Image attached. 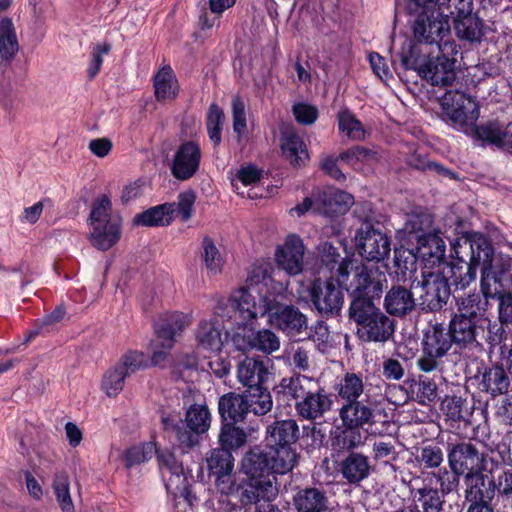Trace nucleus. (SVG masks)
<instances>
[{"mask_svg": "<svg viewBox=\"0 0 512 512\" xmlns=\"http://www.w3.org/2000/svg\"><path fill=\"white\" fill-rule=\"evenodd\" d=\"M372 455L376 462L390 464L399 458V452L396 450L395 443L391 440L380 439L372 444Z\"/></svg>", "mask_w": 512, "mask_h": 512, "instance_id": "nucleus-60", "label": "nucleus"}, {"mask_svg": "<svg viewBox=\"0 0 512 512\" xmlns=\"http://www.w3.org/2000/svg\"><path fill=\"white\" fill-rule=\"evenodd\" d=\"M92 228L91 244L102 251L109 250L121 237V217L113 212L112 202L108 195L97 196L92 204L88 217Z\"/></svg>", "mask_w": 512, "mask_h": 512, "instance_id": "nucleus-3", "label": "nucleus"}, {"mask_svg": "<svg viewBox=\"0 0 512 512\" xmlns=\"http://www.w3.org/2000/svg\"><path fill=\"white\" fill-rule=\"evenodd\" d=\"M338 126L341 133L345 134L349 139L362 140L365 136L362 123L356 119L354 114L348 110L338 113Z\"/></svg>", "mask_w": 512, "mask_h": 512, "instance_id": "nucleus-56", "label": "nucleus"}, {"mask_svg": "<svg viewBox=\"0 0 512 512\" xmlns=\"http://www.w3.org/2000/svg\"><path fill=\"white\" fill-rule=\"evenodd\" d=\"M333 400L324 388L319 386L310 395L295 402V410L299 418L314 421L322 418L332 408Z\"/></svg>", "mask_w": 512, "mask_h": 512, "instance_id": "nucleus-21", "label": "nucleus"}, {"mask_svg": "<svg viewBox=\"0 0 512 512\" xmlns=\"http://www.w3.org/2000/svg\"><path fill=\"white\" fill-rule=\"evenodd\" d=\"M461 475L459 471L439 468L437 472L427 473L424 482H429V484L432 485L433 480H435V483L439 485L438 490L441 492V495L445 497L458 490Z\"/></svg>", "mask_w": 512, "mask_h": 512, "instance_id": "nucleus-49", "label": "nucleus"}, {"mask_svg": "<svg viewBox=\"0 0 512 512\" xmlns=\"http://www.w3.org/2000/svg\"><path fill=\"white\" fill-rule=\"evenodd\" d=\"M450 278L456 288L465 289L475 281L478 267L471 264L463 255H455L451 261Z\"/></svg>", "mask_w": 512, "mask_h": 512, "instance_id": "nucleus-43", "label": "nucleus"}, {"mask_svg": "<svg viewBox=\"0 0 512 512\" xmlns=\"http://www.w3.org/2000/svg\"><path fill=\"white\" fill-rule=\"evenodd\" d=\"M156 453L161 477L167 490L179 489L186 482L182 464L168 450Z\"/></svg>", "mask_w": 512, "mask_h": 512, "instance_id": "nucleus-31", "label": "nucleus"}, {"mask_svg": "<svg viewBox=\"0 0 512 512\" xmlns=\"http://www.w3.org/2000/svg\"><path fill=\"white\" fill-rule=\"evenodd\" d=\"M232 307L236 309L243 321H251L258 316L269 313L266 299L259 296L258 301L252 291L247 288H240L233 292L230 298Z\"/></svg>", "mask_w": 512, "mask_h": 512, "instance_id": "nucleus-22", "label": "nucleus"}, {"mask_svg": "<svg viewBox=\"0 0 512 512\" xmlns=\"http://www.w3.org/2000/svg\"><path fill=\"white\" fill-rule=\"evenodd\" d=\"M294 468L273 448L254 445L243 455L240 470L246 476L241 482L239 502L258 504L272 502L279 493L276 474H286Z\"/></svg>", "mask_w": 512, "mask_h": 512, "instance_id": "nucleus-1", "label": "nucleus"}, {"mask_svg": "<svg viewBox=\"0 0 512 512\" xmlns=\"http://www.w3.org/2000/svg\"><path fill=\"white\" fill-rule=\"evenodd\" d=\"M376 402L367 395L365 399L344 403L339 410V417L345 428H363L375 423Z\"/></svg>", "mask_w": 512, "mask_h": 512, "instance_id": "nucleus-16", "label": "nucleus"}, {"mask_svg": "<svg viewBox=\"0 0 512 512\" xmlns=\"http://www.w3.org/2000/svg\"><path fill=\"white\" fill-rule=\"evenodd\" d=\"M190 324L187 315L181 312H172L160 317L155 324V333L157 336L156 346L162 350H155L151 361L153 365L161 364L167 357L168 351L173 347L175 337L181 333Z\"/></svg>", "mask_w": 512, "mask_h": 512, "instance_id": "nucleus-11", "label": "nucleus"}, {"mask_svg": "<svg viewBox=\"0 0 512 512\" xmlns=\"http://www.w3.org/2000/svg\"><path fill=\"white\" fill-rule=\"evenodd\" d=\"M268 377L269 371L263 361L246 358L238 366L237 378L247 389L263 386Z\"/></svg>", "mask_w": 512, "mask_h": 512, "instance_id": "nucleus-36", "label": "nucleus"}, {"mask_svg": "<svg viewBox=\"0 0 512 512\" xmlns=\"http://www.w3.org/2000/svg\"><path fill=\"white\" fill-rule=\"evenodd\" d=\"M457 312L453 315L472 319L476 322L490 323L486 316L488 300L480 293H471L456 299Z\"/></svg>", "mask_w": 512, "mask_h": 512, "instance_id": "nucleus-35", "label": "nucleus"}, {"mask_svg": "<svg viewBox=\"0 0 512 512\" xmlns=\"http://www.w3.org/2000/svg\"><path fill=\"white\" fill-rule=\"evenodd\" d=\"M449 32V21L437 9L422 10L413 24L414 37L420 43L439 45Z\"/></svg>", "mask_w": 512, "mask_h": 512, "instance_id": "nucleus-12", "label": "nucleus"}, {"mask_svg": "<svg viewBox=\"0 0 512 512\" xmlns=\"http://www.w3.org/2000/svg\"><path fill=\"white\" fill-rule=\"evenodd\" d=\"M319 258L322 265L330 271L336 268L338 282H345L349 275V266L352 261L348 258H341L339 248L331 242L325 241L319 246Z\"/></svg>", "mask_w": 512, "mask_h": 512, "instance_id": "nucleus-37", "label": "nucleus"}, {"mask_svg": "<svg viewBox=\"0 0 512 512\" xmlns=\"http://www.w3.org/2000/svg\"><path fill=\"white\" fill-rule=\"evenodd\" d=\"M276 262L289 275H297L303 269L304 245L300 237L290 235L276 252Z\"/></svg>", "mask_w": 512, "mask_h": 512, "instance_id": "nucleus-23", "label": "nucleus"}, {"mask_svg": "<svg viewBox=\"0 0 512 512\" xmlns=\"http://www.w3.org/2000/svg\"><path fill=\"white\" fill-rule=\"evenodd\" d=\"M418 285L421 289L419 300L423 311L436 312L446 305L450 297V286L445 276L430 272L423 275Z\"/></svg>", "mask_w": 512, "mask_h": 512, "instance_id": "nucleus-13", "label": "nucleus"}, {"mask_svg": "<svg viewBox=\"0 0 512 512\" xmlns=\"http://www.w3.org/2000/svg\"><path fill=\"white\" fill-rule=\"evenodd\" d=\"M116 365L129 376L146 366L145 355L137 350H129L121 356Z\"/></svg>", "mask_w": 512, "mask_h": 512, "instance_id": "nucleus-63", "label": "nucleus"}, {"mask_svg": "<svg viewBox=\"0 0 512 512\" xmlns=\"http://www.w3.org/2000/svg\"><path fill=\"white\" fill-rule=\"evenodd\" d=\"M202 151L196 141H185L176 150L170 167L174 178L185 181L193 177L200 166Z\"/></svg>", "mask_w": 512, "mask_h": 512, "instance_id": "nucleus-15", "label": "nucleus"}, {"mask_svg": "<svg viewBox=\"0 0 512 512\" xmlns=\"http://www.w3.org/2000/svg\"><path fill=\"white\" fill-rule=\"evenodd\" d=\"M248 411L256 416H264L272 410L273 400L269 390L263 386L247 389Z\"/></svg>", "mask_w": 512, "mask_h": 512, "instance_id": "nucleus-47", "label": "nucleus"}, {"mask_svg": "<svg viewBox=\"0 0 512 512\" xmlns=\"http://www.w3.org/2000/svg\"><path fill=\"white\" fill-rule=\"evenodd\" d=\"M440 104L444 121L462 132L471 130V125L479 119L480 106L476 99L457 89L447 90Z\"/></svg>", "mask_w": 512, "mask_h": 512, "instance_id": "nucleus-5", "label": "nucleus"}, {"mask_svg": "<svg viewBox=\"0 0 512 512\" xmlns=\"http://www.w3.org/2000/svg\"><path fill=\"white\" fill-rule=\"evenodd\" d=\"M419 253L431 265L441 264L445 258V243L440 237L429 235L420 240Z\"/></svg>", "mask_w": 512, "mask_h": 512, "instance_id": "nucleus-50", "label": "nucleus"}, {"mask_svg": "<svg viewBox=\"0 0 512 512\" xmlns=\"http://www.w3.org/2000/svg\"><path fill=\"white\" fill-rule=\"evenodd\" d=\"M487 455L470 441L449 443L447 449L448 465L451 470L459 471L466 477L470 474L485 471Z\"/></svg>", "mask_w": 512, "mask_h": 512, "instance_id": "nucleus-9", "label": "nucleus"}, {"mask_svg": "<svg viewBox=\"0 0 512 512\" xmlns=\"http://www.w3.org/2000/svg\"><path fill=\"white\" fill-rule=\"evenodd\" d=\"M224 122V112L223 110L215 103H212L209 106L207 118H206V128L209 139L213 142L214 146H218L221 143L222 137V126Z\"/></svg>", "mask_w": 512, "mask_h": 512, "instance_id": "nucleus-54", "label": "nucleus"}, {"mask_svg": "<svg viewBox=\"0 0 512 512\" xmlns=\"http://www.w3.org/2000/svg\"><path fill=\"white\" fill-rule=\"evenodd\" d=\"M211 425V414L205 405L194 404L185 415L184 429L179 431V446L191 449L199 444L200 435L206 433Z\"/></svg>", "mask_w": 512, "mask_h": 512, "instance_id": "nucleus-14", "label": "nucleus"}, {"mask_svg": "<svg viewBox=\"0 0 512 512\" xmlns=\"http://www.w3.org/2000/svg\"><path fill=\"white\" fill-rule=\"evenodd\" d=\"M155 97L158 101L174 99L178 93V85L170 66L163 67L154 76Z\"/></svg>", "mask_w": 512, "mask_h": 512, "instance_id": "nucleus-46", "label": "nucleus"}, {"mask_svg": "<svg viewBox=\"0 0 512 512\" xmlns=\"http://www.w3.org/2000/svg\"><path fill=\"white\" fill-rule=\"evenodd\" d=\"M53 490L63 512H73L74 506L69 491V478L66 473H57L53 480Z\"/></svg>", "mask_w": 512, "mask_h": 512, "instance_id": "nucleus-58", "label": "nucleus"}, {"mask_svg": "<svg viewBox=\"0 0 512 512\" xmlns=\"http://www.w3.org/2000/svg\"><path fill=\"white\" fill-rule=\"evenodd\" d=\"M293 505L297 512H326L329 509V498L324 489L305 487L293 496Z\"/></svg>", "mask_w": 512, "mask_h": 512, "instance_id": "nucleus-30", "label": "nucleus"}, {"mask_svg": "<svg viewBox=\"0 0 512 512\" xmlns=\"http://www.w3.org/2000/svg\"><path fill=\"white\" fill-rule=\"evenodd\" d=\"M488 325V323L453 315L447 329L451 333L454 343L460 348L481 347L477 338L484 333Z\"/></svg>", "mask_w": 512, "mask_h": 512, "instance_id": "nucleus-19", "label": "nucleus"}, {"mask_svg": "<svg viewBox=\"0 0 512 512\" xmlns=\"http://www.w3.org/2000/svg\"><path fill=\"white\" fill-rule=\"evenodd\" d=\"M348 316L355 323L356 335L363 342L385 343L394 335V321L375 303L357 301L350 304Z\"/></svg>", "mask_w": 512, "mask_h": 512, "instance_id": "nucleus-2", "label": "nucleus"}, {"mask_svg": "<svg viewBox=\"0 0 512 512\" xmlns=\"http://www.w3.org/2000/svg\"><path fill=\"white\" fill-rule=\"evenodd\" d=\"M19 43L11 18L0 20V64L8 65L15 58Z\"/></svg>", "mask_w": 512, "mask_h": 512, "instance_id": "nucleus-40", "label": "nucleus"}, {"mask_svg": "<svg viewBox=\"0 0 512 512\" xmlns=\"http://www.w3.org/2000/svg\"><path fill=\"white\" fill-rule=\"evenodd\" d=\"M416 496L423 510L422 512H440L443 508L444 499L441 492L432 487L429 482L417 489Z\"/></svg>", "mask_w": 512, "mask_h": 512, "instance_id": "nucleus-51", "label": "nucleus"}, {"mask_svg": "<svg viewBox=\"0 0 512 512\" xmlns=\"http://www.w3.org/2000/svg\"><path fill=\"white\" fill-rule=\"evenodd\" d=\"M248 437L249 433L237 423L221 422L217 440L219 448L233 453L246 446Z\"/></svg>", "mask_w": 512, "mask_h": 512, "instance_id": "nucleus-38", "label": "nucleus"}, {"mask_svg": "<svg viewBox=\"0 0 512 512\" xmlns=\"http://www.w3.org/2000/svg\"><path fill=\"white\" fill-rule=\"evenodd\" d=\"M505 128L498 121H487L480 125H471V130L464 132L482 145H491L500 148Z\"/></svg>", "mask_w": 512, "mask_h": 512, "instance_id": "nucleus-42", "label": "nucleus"}, {"mask_svg": "<svg viewBox=\"0 0 512 512\" xmlns=\"http://www.w3.org/2000/svg\"><path fill=\"white\" fill-rule=\"evenodd\" d=\"M415 387V399L419 404L428 405L437 399V385L434 380L425 376H419L418 381L415 382Z\"/></svg>", "mask_w": 512, "mask_h": 512, "instance_id": "nucleus-62", "label": "nucleus"}, {"mask_svg": "<svg viewBox=\"0 0 512 512\" xmlns=\"http://www.w3.org/2000/svg\"><path fill=\"white\" fill-rule=\"evenodd\" d=\"M299 439V426L294 419L276 420L266 427V446L273 448L294 467L298 464V454L292 447Z\"/></svg>", "mask_w": 512, "mask_h": 512, "instance_id": "nucleus-8", "label": "nucleus"}, {"mask_svg": "<svg viewBox=\"0 0 512 512\" xmlns=\"http://www.w3.org/2000/svg\"><path fill=\"white\" fill-rule=\"evenodd\" d=\"M454 343L451 333L442 323L429 325L423 333L421 355L416 364L420 371L430 373L442 369L443 358Z\"/></svg>", "mask_w": 512, "mask_h": 512, "instance_id": "nucleus-4", "label": "nucleus"}, {"mask_svg": "<svg viewBox=\"0 0 512 512\" xmlns=\"http://www.w3.org/2000/svg\"><path fill=\"white\" fill-rule=\"evenodd\" d=\"M218 412L221 422H244L249 413L245 395L235 392L222 395L218 401Z\"/></svg>", "mask_w": 512, "mask_h": 512, "instance_id": "nucleus-29", "label": "nucleus"}, {"mask_svg": "<svg viewBox=\"0 0 512 512\" xmlns=\"http://www.w3.org/2000/svg\"><path fill=\"white\" fill-rule=\"evenodd\" d=\"M364 392L365 384L361 374L347 372L337 385L338 396L345 403L360 400Z\"/></svg>", "mask_w": 512, "mask_h": 512, "instance_id": "nucleus-44", "label": "nucleus"}, {"mask_svg": "<svg viewBox=\"0 0 512 512\" xmlns=\"http://www.w3.org/2000/svg\"><path fill=\"white\" fill-rule=\"evenodd\" d=\"M280 348L278 336L269 329L255 331V349L271 354Z\"/></svg>", "mask_w": 512, "mask_h": 512, "instance_id": "nucleus-64", "label": "nucleus"}, {"mask_svg": "<svg viewBox=\"0 0 512 512\" xmlns=\"http://www.w3.org/2000/svg\"><path fill=\"white\" fill-rule=\"evenodd\" d=\"M196 338L199 345L207 350L220 351L223 345L216 319L201 321L196 331Z\"/></svg>", "mask_w": 512, "mask_h": 512, "instance_id": "nucleus-45", "label": "nucleus"}, {"mask_svg": "<svg viewBox=\"0 0 512 512\" xmlns=\"http://www.w3.org/2000/svg\"><path fill=\"white\" fill-rule=\"evenodd\" d=\"M175 213V203H165L137 214L133 224L137 226L155 227L169 225Z\"/></svg>", "mask_w": 512, "mask_h": 512, "instance_id": "nucleus-41", "label": "nucleus"}, {"mask_svg": "<svg viewBox=\"0 0 512 512\" xmlns=\"http://www.w3.org/2000/svg\"><path fill=\"white\" fill-rule=\"evenodd\" d=\"M354 213L362 222L354 236L358 254L367 261H383L389 256L391 251L388 236L380 229L374 227L369 214L359 215L358 207L354 210Z\"/></svg>", "mask_w": 512, "mask_h": 512, "instance_id": "nucleus-6", "label": "nucleus"}, {"mask_svg": "<svg viewBox=\"0 0 512 512\" xmlns=\"http://www.w3.org/2000/svg\"><path fill=\"white\" fill-rule=\"evenodd\" d=\"M308 295L320 315L334 317L340 314L344 304V293L334 280L315 279L308 289Z\"/></svg>", "mask_w": 512, "mask_h": 512, "instance_id": "nucleus-10", "label": "nucleus"}, {"mask_svg": "<svg viewBox=\"0 0 512 512\" xmlns=\"http://www.w3.org/2000/svg\"><path fill=\"white\" fill-rule=\"evenodd\" d=\"M386 287L387 277L383 271L378 267L359 265L355 268L350 283V304L357 301L374 303L376 299H380Z\"/></svg>", "mask_w": 512, "mask_h": 512, "instance_id": "nucleus-7", "label": "nucleus"}, {"mask_svg": "<svg viewBox=\"0 0 512 512\" xmlns=\"http://www.w3.org/2000/svg\"><path fill=\"white\" fill-rule=\"evenodd\" d=\"M268 316L271 325L289 337L298 336L308 327L306 315L293 305L278 307L274 312L269 311Z\"/></svg>", "mask_w": 512, "mask_h": 512, "instance_id": "nucleus-18", "label": "nucleus"}, {"mask_svg": "<svg viewBox=\"0 0 512 512\" xmlns=\"http://www.w3.org/2000/svg\"><path fill=\"white\" fill-rule=\"evenodd\" d=\"M127 375L116 364L107 370L102 379V389L109 397H114L123 390Z\"/></svg>", "mask_w": 512, "mask_h": 512, "instance_id": "nucleus-59", "label": "nucleus"}, {"mask_svg": "<svg viewBox=\"0 0 512 512\" xmlns=\"http://www.w3.org/2000/svg\"><path fill=\"white\" fill-rule=\"evenodd\" d=\"M157 452L156 446L152 442H147L139 446H132L124 453L126 468L144 463L152 458Z\"/></svg>", "mask_w": 512, "mask_h": 512, "instance_id": "nucleus-57", "label": "nucleus"}, {"mask_svg": "<svg viewBox=\"0 0 512 512\" xmlns=\"http://www.w3.org/2000/svg\"><path fill=\"white\" fill-rule=\"evenodd\" d=\"M326 214H344L354 203L353 196L345 191L329 186L313 195Z\"/></svg>", "mask_w": 512, "mask_h": 512, "instance_id": "nucleus-33", "label": "nucleus"}, {"mask_svg": "<svg viewBox=\"0 0 512 512\" xmlns=\"http://www.w3.org/2000/svg\"><path fill=\"white\" fill-rule=\"evenodd\" d=\"M466 251H469V259L467 260L477 267L491 263L493 247L488 239L481 233L470 234L465 238L464 242L454 247L455 255H463Z\"/></svg>", "mask_w": 512, "mask_h": 512, "instance_id": "nucleus-24", "label": "nucleus"}, {"mask_svg": "<svg viewBox=\"0 0 512 512\" xmlns=\"http://www.w3.org/2000/svg\"><path fill=\"white\" fill-rule=\"evenodd\" d=\"M360 428H345L333 441L334 449L338 451H351L362 443Z\"/></svg>", "mask_w": 512, "mask_h": 512, "instance_id": "nucleus-61", "label": "nucleus"}, {"mask_svg": "<svg viewBox=\"0 0 512 512\" xmlns=\"http://www.w3.org/2000/svg\"><path fill=\"white\" fill-rule=\"evenodd\" d=\"M444 460L442 449L437 445H427L420 448L415 456L417 466L422 470L440 468Z\"/></svg>", "mask_w": 512, "mask_h": 512, "instance_id": "nucleus-53", "label": "nucleus"}, {"mask_svg": "<svg viewBox=\"0 0 512 512\" xmlns=\"http://www.w3.org/2000/svg\"><path fill=\"white\" fill-rule=\"evenodd\" d=\"M479 389L492 397L506 394L510 387V377L503 365H493L484 369L479 381Z\"/></svg>", "mask_w": 512, "mask_h": 512, "instance_id": "nucleus-34", "label": "nucleus"}, {"mask_svg": "<svg viewBox=\"0 0 512 512\" xmlns=\"http://www.w3.org/2000/svg\"><path fill=\"white\" fill-rule=\"evenodd\" d=\"M419 76L433 86L452 85L455 78V60L445 55L429 58L419 69Z\"/></svg>", "mask_w": 512, "mask_h": 512, "instance_id": "nucleus-17", "label": "nucleus"}, {"mask_svg": "<svg viewBox=\"0 0 512 512\" xmlns=\"http://www.w3.org/2000/svg\"><path fill=\"white\" fill-rule=\"evenodd\" d=\"M464 498L468 505L491 503L496 491V482L489 479L484 471L464 477Z\"/></svg>", "mask_w": 512, "mask_h": 512, "instance_id": "nucleus-20", "label": "nucleus"}, {"mask_svg": "<svg viewBox=\"0 0 512 512\" xmlns=\"http://www.w3.org/2000/svg\"><path fill=\"white\" fill-rule=\"evenodd\" d=\"M280 142L282 153L292 166L306 165L309 153L302 137L294 127L285 126L281 129Z\"/></svg>", "mask_w": 512, "mask_h": 512, "instance_id": "nucleus-25", "label": "nucleus"}, {"mask_svg": "<svg viewBox=\"0 0 512 512\" xmlns=\"http://www.w3.org/2000/svg\"><path fill=\"white\" fill-rule=\"evenodd\" d=\"M339 468L342 478L353 485L367 479L372 470L368 456L359 452H350L341 460Z\"/></svg>", "mask_w": 512, "mask_h": 512, "instance_id": "nucleus-28", "label": "nucleus"}, {"mask_svg": "<svg viewBox=\"0 0 512 512\" xmlns=\"http://www.w3.org/2000/svg\"><path fill=\"white\" fill-rule=\"evenodd\" d=\"M383 305L389 315L402 318L415 309L416 301L410 289L395 284L386 292Z\"/></svg>", "mask_w": 512, "mask_h": 512, "instance_id": "nucleus-26", "label": "nucleus"}, {"mask_svg": "<svg viewBox=\"0 0 512 512\" xmlns=\"http://www.w3.org/2000/svg\"><path fill=\"white\" fill-rule=\"evenodd\" d=\"M202 259L209 275H217L223 269V258L214 241L205 236L202 241Z\"/></svg>", "mask_w": 512, "mask_h": 512, "instance_id": "nucleus-52", "label": "nucleus"}, {"mask_svg": "<svg viewBox=\"0 0 512 512\" xmlns=\"http://www.w3.org/2000/svg\"><path fill=\"white\" fill-rule=\"evenodd\" d=\"M319 386L315 378L295 373L292 376L283 377L274 388V392L289 396L297 402L310 395Z\"/></svg>", "mask_w": 512, "mask_h": 512, "instance_id": "nucleus-27", "label": "nucleus"}, {"mask_svg": "<svg viewBox=\"0 0 512 512\" xmlns=\"http://www.w3.org/2000/svg\"><path fill=\"white\" fill-rule=\"evenodd\" d=\"M456 36L462 40L473 43H480L486 34V25L477 13L469 12L453 21Z\"/></svg>", "mask_w": 512, "mask_h": 512, "instance_id": "nucleus-32", "label": "nucleus"}, {"mask_svg": "<svg viewBox=\"0 0 512 512\" xmlns=\"http://www.w3.org/2000/svg\"><path fill=\"white\" fill-rule=\"evenodd\" d=\"M234 456L226 449L213 448L207 453L206 464L209 476L219 473L233 472L234 470Z\"/></svg>", "mask_w": 512, "mask_h": 512, "instance_id": "nucleus-48", "label": "nucleus"}, {"mask_svg": "<svg viewBox=\"0 0 512 512\" xmlns=\"http://www.w3.org/2000/svg\"><path fill=\"white\" fill-rule=\"evenodd\" d=\"M473 9V0H438L437 11L448 21L449 18H452L454 21L465 13L472 12Z\"/></svg>", "mask_w": 512, "mask_h": 512, "instance_id": "nucleus-55", "label": "nucleus"}, {"mask_svg": "<svg viewBox=\"0 0 512 512\" xmlns=\"http://www.w3.org/2000/svg\"><path fill=\"white\" fill-rule=\"evenodd\" d=\"M506 273L504 264L494 266L492 263L481 267V293L487 300L495 298L503 290V281Z\"/></svg>", "mask_w": 512, "mask_h": 512, "instance_id": "nucleus-39", "label": "nucleus"}]
</instances>
